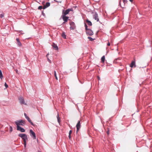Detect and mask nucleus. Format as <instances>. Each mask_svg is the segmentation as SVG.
<instances>
[{
    "instance_id": "f257e3e1",
    "label": "nucleus",
    "mask_w": 152,
    "mask_h": 152,
    "mask_svg": "<svg viewBox=\"0 0 152 152\" xmlns=\"http://www.w3.org/2000/svg\"><path fill=\"white\" fill-rule=\"evenodd\" d=\"M15 123L17 125V126H20L19 125L24 126L25 124V122L22 120H20L15 122Z\"/></svg>"
},
{
    "instance_id": "f03ea898",
    "label": "nucleus",
    "mask_w": 152,
    "mask_h": 152,
    "mask_svg": "<svg viewBox=\"0 0 152 152\" xmlns=\"http://www.w3.org/2000/svg\"><path fill=\"white\" fill-rule=\"evenodd\" d=\"M18 99L20 103L21 104H23L25 105H27L26 103L25 102L23 97L22 96H20L18 97Z\"/></svg>"
},
{
    "instance_id": "7ed1b4c3",
    "label": "nucleus",
    "mask_w": 152,
    "mask_h": 152,
    "mask_svg": "<svg viewBox=\"0 0 152 152\" xmlns=\"http://www.w3.org/2000/svg\"><path fill=\"white\" fill-rule=\"evenodd\" d=\"M18 136L23 140L24 142H25L28 139L27 135L24 134H18Z\"/></svg>"
},
{
    "instance_id": "20e7f679",
    "label": "nucleus",
    "mask_w": 152,
    "mask_h": 152,
    "mask_svg": "<svg viewBox=\"0 0 152 152\" xmlns=\"http://www.w3.org/2000/svg\"><path fill=\"white\" fill-rule=\"evenodd\" d=\"M30 136L34 139H36L35 134L32 129L30 130Z\"/></svg>"
},
{
    "instance_id": "39448f33",
    "label": "nucleus",
    "mask_w": 152,
    "mask_h": 152,
    "mask_svg": "<svg viewBox=\"0 0 152 152\" xmlns=\"http://www.w3.org/2000/svg\"><path fill=\"white\" fill-rule=\"evenodd\" d=\"M72 9H68L66 10L65 11L64 10H63L62 11V14H63V15H65L66 16V15L69 13L70 11H72Z\"/></svg>"
},
{
    "instance_id": "423d86ee",
    "label": "nucleus",
    "mask_w": 152,
    "mask_h": 152,
    "mask_svg": "<svg viewBox=\"0 0 152 152\" xmlns=\"http://www.w3.org/2000/svg\"><path fill=\"white\" fill-rule=\"evenodd\" d=\"M86 32L87 35H89L90 36L93 35L94 34L93 31L90 29L86 30Z\"/></svg>"
},
{
    "instance_id": "0eeeda50",
    "label": "nucleus",
    "mask_w": 152,
    "mask_h": 152,
    "mask_svg": "<svg viewBox=\"0 0 152 152\" xmlns=\"http://www.w3.org/2000/svg\"><path fill=\"white\" fill-rule=\"evenodd\" d=\"M70 30H73L75 28V23L73 22H71L70 23Z\"/></svg>"
},
{
    "instance_id": "6e6552de",
    "label": "nucleus",
    "mask_w": 152,
    "mask_h": 152,
    "mask_svg": "<svg viewBox=\"0 0 152 152\" xmlns=\"http://www.w3.org/2000/svg\"><path fill=\"white\" fill-rule=\"evenodd\" d=\"M80 121H78V122L76 125V127L77 128L76 133H77L80 128Z\"/></svg>"
},
{
    "instance_id": "1a4fd4ad",
    "label": "nucleus",
    "mask_w": 152,
    "mask_h": 152,
    "mask_svg": "<svg viewBox=\"0 0 152 152\" xmlns=\"http://www.w3.org/2000/svg\"><path fill=\"white\" fill-rule=\"evenodd\" d=\"M93 18L95 20L97 21L98 22L99 21V20L98 18V15L96 12H95L94 13V14L93 15Z\"/></svg>"
},
{
    "instance_id": "9d476101",
    "label": "nucleus",
    "mask_w": 152,
    "mask_h": 152,
    "mask_svg": "<svg viewBox=\"0 0 152 152\" xmlns=\"http://www.w3.org/2000/svg\"><path fill=\"white\" fill-rule=\"evenodd\" d=\"M62 18L64 21V22L62 23V24H64L65 22H66L67 21L68 19V17H66V16H65V15H62Z\"/></svg>"
},
{
    "instance_id": "9b49d317",
    "label": "nucleus",
    "mask_w": 152,
    "mask_h": 152,
    "mask_svg": "<svg viewBox=\"0 0 152 152\" xmlns=\"http://www.w3.org/2000/svg\"><path fill=\"white\" fill-rule=\"evenodd\" d=\"M130 66L131 68H133V67H136L135 59L134 61H132L130 64Z\"/></svg>"
},
{
    "instance_id": "f8f14e48",
    "label": "nucleus",
    "mask_w": 152,
    "mask_h": 152,
    "mask_svg": "<svg viewBox=\"0 0 152 152\" xmlns=\"http://www.w3.org/2000/svg\"><path fill=\"white\" fill-rule=\"evenodd\" d=\"M17 129L18 130L20 131L21 132H25V130L20 126L17 127Z\"/></svg>"
},
{
    "instance_id": "ddd939ff",
    "label": "nucleus",
    "mask_w": 152,
    "mask_h": 152,
    "mask_svg": "<svg viewBox=\"0 0 152 152\" xmlns=\"http://www.w3.org/2000/svg\"><path fill=\"white\" fill-rule=\"evenodd\" d=\"M16 41L17 42L19 46H22V44L20 42L19 38H16Z\"/></svg>"
},
{
    "instance_id": "4468645a",
    "label": "nucleus",
    "mask_w": 152,
    "mask_h": 152,
    "mask_svg": "<svg viewBox=\"0 0 152 152\" xmlns=\"http://www.w3.org/2000/svg\"><path fill=\"white\" fill-rule=\"evenodd\" d=\"M50 4L49 2H47L44 7L43 9H45L50 6Z\"/></svg>"
},
{
    "instance_id": "2eb2a0df",
    "label": "nucleus",
    "mask_w": 152,
    "mask_h": 152,
    "mask_svg": "<svg viewBox=\"0 0 152 152\" xmlns=\"http://www.w3.org/2000/svg\"><path fill=\"white\" fill-rule=\"evenodd\" d=\"M52 46L56 50H58V47L56 45L53 43V44L52 45Z\"/></svg>"
},
{
    "instance_id": "dca6fc26",
    "label": "nucleus",
    "mask_w": 152,
    "mask_h": 152,
    "mask_svg": "<svg viewBox=\"0 0 152 152\" xmlns=\"http://www.w3.org/2000/svg\"><path fill=\"white\" fill-rule=\"evenodd\" d=\"M24 115H25V118L28 120V121H30V119L29 118V117L27 116L26 114V113H24Z\"/></svg>"
},
{
    "instance_id": "f3484780",
    "label": "nucleus",
    "mask_w": 152,
    "mask_h": 152,
    "mask_svg": "<svg viewBox=\"0 0 152 152\" xmlns=\"http://www.w3.org/2000/svg\"><path fill=\"white\" fill-rule=\"evenodd\" d=\"M86 22L87 23L88 25L89 26H91L92 25V24L91 21H89V20H86Z\"/></svg>"
},
{
    "instance_id": "a211bd4d",
    "label": "nucleus",
    "mask_w": 152,
    "mask_h": 152,
    "mask_svg": "<svg viewBox=\"0 0 152 152\" xmlns=\"http://www.w3.org/2000/svg\"><path fill=\"white\" fill-rule=\"evenodd\" d=\"M105 59V56H103L101 58V60L102 61L103 63H104V62Z\"/></svg>"
},
{
    "instance_id": "6ab92c4d",
    "label": "nucleus",
    "mask_w": 152,
    "mask_h": 152,
    "mask_svg": "<svg viewBox=\"0 0 152 152\" xmlns=\"http://www.w3.org/2000/svg\"><path fill=\"white\" fill-rule=\"evenodd\" d=\"M57 120H58V123H60V118H59L58 114L57 115Z\"/></svg>"
},
{
    "instance_id": "aec40b11",
    "label": "nucleus",
    "mask_w": 152,
    "mask_h": 152,
    "mask_svg": "<svg viewBox=\"0 0 152 152\" xmlns=\"http://www.w3.org/2000/svg\"><path fill=\"white\" fill-rule=\"evenodd\" d=\"M62 37L65 39L66 38V35L64 32H63L62 34Z\"/></svg>"
},
{
    "instance_id": "412c9836",
    "label": "nucleus",
    "mask_w": 152,
    "mask_h": 152,
    "mask_svg": "<svg viewBox=\"0 0 152 152\" xmlns=\"http://www.w3.org/2000/svg\"><path fill=\"white\" fill-rule=\"evenodd\" d=\"M119 4L121 7H122V5H124L122 1V0H120V1L119 2Z\"/></svg>"
},
{
    "instance_id": "4be33fe9",
    "label": "nucleus",
    "mask_w": 152,
    "mask_h": 152,
    "mask_svg": "<svg viewBox=\"0 0 152 152\" xmlns=\"http://www.w3.org/2000/svg\"><path fill=\"white\" fill-rule=\"evenodd\" d=\"M3 77V76L1 70H0V78L1 79Z\"/></svg>"
},
{
    "instance_id": "5701e85b",
    "label": "nucleus",
    "mask_w": 152,
    "mask_h": 152,
    "mask_svg": "<svg viewBox=\"0 0 152 152\" xmlns=\"http://www.w3.org/2000/svg\"><path fill=\"white\" fill-rule=\"evenodd\" d=\"M4 13L3 12H2L1 14H0V18H2L4 17Z\"/></svg>"
},
{
    "instance_id": "b1692460",
    "label": "nucleus",
    "mask_w": 152,
    "mask_h": 152,
    "mask_svg": "<svg viewBox=\"0 0 152 152\" xmlns=\"http://www.w3.org/2000/svg\"><path fill=\"white\" fill-rule=\"evenodd\" d=\"M54 76L55 77L56 79V80H58V79L57 76H56V71H55L54 72Z\"/></svg>"
},
{
    "instance_id": "393cba45",
    "label": "nucleus",
    "mask_w": 152,
    "mask_h": 152,
    "mask_svg": "<svg viewBox=\"0 0 152 152\" xmlns=\"http://www.w3.org/2000/svg\"><path fill=\"white\" fill-rule=\"evenodd\" d=\"M122 1L124 5V4L127 3V0H122Z\"/></svg>"
},
{
    "instance_id": "a878e982",
    "label": "nucleus",
    "mask_w": 152,
    "mask_h": 152,
    "mask_svg": "<svg viewBox=\"0 0 152 152\" xmlns=\"http://www.w3.org/2000/svg\"><path fill=\"white\" fill-rule=\"evenodd\" d=\"M88 38L89 39L90 41H93L94 39L92 37H88Z\"/></svg>"
},
{
    "instance_id": "bb28decb",
    "label": "nucleus",
    "mask_w": 152,
    "mask_h": 152,
    "mask_svg": "<svg viewBox=\"0 0 152 152\" xmlns=\"http://www.w3.org/2000/svg\"><path fill=\"white\" fill-rule=\"evenodd\" d=\"M12 131V128L11 126H10L9 128V131L11 132Z\"/></svg>"
},
{
    "instance_id": "cd10ccee",
    "label": "nucleus",
    "mask_w": 152,
    "mask_h": 152,
    "mask_svg": "<svg viewBox=\"0 0 152 152\" xmlns=\"http://www.w3.org/2000/svg\"><path fill=\"white\" fill-rule=\"evenodd\" d=\"M85 29H86V31L88 29H89V28H87L88 26H87V25L85 23Z\"/></svg>"
},
{
    "instance_id": "c85d7f7f",
    "label": "nucleus",
    "mask_w": 152,
    "mask_h": 152,
    "mask_svg": "<svg viewBox=\"0 0 152 152\" xmlns=\"http://www.w3.org/2000/svg\"><path fill=\"white\" fill-rule=\"evenodd\" d=\"M29 123H30V124H31L33 126H34V124H33V123L31 121V120H30V121H28Z\"/></svg>"
},
{
    "instance_id": "c756f323",
    "label": "nucleus",
    "mask_w": 152,
    "mask_h": 152,
    "mask_svg": "<svg viewBox=\"0 0 152 152\" xmlns=\"http://www.w3.org/2000/svg\"><path fill=\"white\" fill-rule=\"evenodd\" d=\"M29 123H30V124H31L33 126H34V124H33V123L31 121V120H30V121H28Z\"/></svg>"
},
{
    "instance_id": "7c9ffc66",
    "label": "nucleus",
    "mask_w": 152,
    "mask_h": 152,
    "mask_svg": "<svg viewBox=\"0 0 152 152\" xmlns=\"http://www.w3.org/2000/svg\"><path fill=\"white\" fill-rule=\"evenodd\" d=\"M42 6H39L38 7V9L39 10H41L42 9Z\"/></svg>"
},
{
    "instance_id": "2f4dec72",
    "label": "nucleus",
    "mask_w": 152,
    "mask_h": 152,
    "mask_svg": "<svg viewBox=\"0 0 152 152\" xmlns=\"http://www.w3.org/2000/svg\"><path fill=\"white\" fill-rule=\"evenodd\" d=\"M4 86H5V87H6V88H7L8 87V86L6 83H5Z\"/></svg>"
},
{
    "instance_id": "473e14b6",
    "label": "nucleus",
    "mask_w": 152,
    "mask_h": 152,
    "mask_svg": "<svg viewBox=\"0 0 152 152\" xmlns=\"http://www.w3.org/2000/svg\"><path fill=\"white\" fill-rule=\"evenodd\" d=\"M47 59H48V61L50 63H51V60L49 58H47Z\"/></svg>"
},
{
    "instance_id": "72a5a7b5",
    "label": "nucleus",
    "mask_w": 152,
    "mask_h": 152,
    "mask_svg": "<svg viewBox=\"0 0 152 152\" xmlns=\"http://www.w3.org/2000/svg\"><path fill=\"white\" fill-rule=\"evenodd\" d=\"M72 133V131L71 130H70L69 131V135H71V134Z\"/></svg>"
},
{
    "instance_id": "f704fd0d",
    "label": "nucleus",
    "mask_w": 152,
    "mask_h": 152,
    "mask_svg": "<svg viewBox=\"0 0 152 152\" xmlns=\"http://www.w3.org/2000/svg\"><path fill=\"white\" fill-rule=\"evenodd\" d=\"M24 147H26V141H25V142H24Z\"/></svg>"
},
{
    "instance_id": "c9c22d12",
    "label": "nucleus",
    "mask_w": 152,
    "mask_h": 152,
    "mask_svg": "<svg viewBox=\"0 0 152 152\" xmlns=\"http://www.w3.org/2000/svg\"><path fill=\"white\" fill-rule=\"evenodd\" d=\"M97 78L98 79V80H100V77L99 76L97 77Z\"/></svg>"
},
{
    "instance_id": "e433bc0d",
    "label": "nucleus",
    "mask_w": 152,
    "mask_h": 152,
    "mask_svg": "<svg viewBox=\"0 0 152 152\" xmlns=\"http://www.w3.org/2000/svg\"><path fill=\"white\" fill-rule=\"evenodd\" d=\"M15 71H16V72L17 73H18V70H17V69H16L15 70Z\"/></svg>"
},
{
    "instance_id": "4c0bfd02",
    "label": "nucleus",
    "mask_w": 152,
    "mask_h": 152,
    "mask_svg": "<svg viewBox=\"0 0 152 152\" xmlns=\"http://www.w3.org/2000/svg\"><path fill=\"white\" fill-rule=\"evenodd\" d=\"M69 139H70V138H71V135H69Z\"/></svg>"
},
{
    "instance_id": "58836bf2",
    "label": "nucleus",
    "mask_w": 152,
    "mask_h": 152,
    "mask_svg": "<svg viewBox=\"0 0 152 152\" xmlns=\"http://www.w3.org/2000/svg\"><path fill=\"white\" fill-rule=\"evenodd\" d=\"M48 55H49V53H48V54L46 55V57H47V58H48Z\"/></svg>"
},
{
    "instance_id": "ea45409f",
    "label": "nucleus",
    "mask_w": 152,
    "mask_h": 152,
    "mask_svg": "<svg viewBox=\"0 0 152 152\" xmlns=\"http://www.w3.org/2000/svg\"><path fill=\"white\" fill-rule=\"evenodd\" d=\"M107 45L108 46H109L110 45V44L109 42L107 44Z\"/></svg>"
},
{
    "instance_id": "a19ab883",
    "label": "nucleus",
    "mask_w": 152,
    "mask_h": 152,
    "mask_svg": "<svg viewBox=\"0 0 152 152\" xmlns=\"http://www.w3.org/2000/svg\"><path fill=\"white\" fill-rule=\"evenodd\" d=\"M129 1L131 2H132L133 1V0H129Z\"/></svg>"
},
{
    "instance_id": "79ce46f5",
    "label": "nucleus",
    "mask_w": 152,
    "mask_h": 152,
    "mask_svg": "<svg viewBox=\"0 0 152 152\" xmlns=\"http://www.w3.org/2000/svg\"><path fill=\"white\" fill-rule=\"evenodd\" d=\"M107 134H109V132H107Z\"/></svg>"
},
{
    "instance_id": "37998d69",
    "label": "nucleus",
    "mask_w": 152,
    "mask_h": 152,
    "mask_svg": "<svg viewBox=\"0 0 152 152\" xmlns=\"http://www.w3.org/2000/svg\"><path fill=\"white\" fill-rule=\"evenodd\" d=\"M20 33H21V34H23V33H22V32H21Z\"/></svg>"
},
{
    "instance_id": "c03bdc74",
    "label": "nucleus",
    "mask_w": 152,
    "mask_h": 152,
    "mask_svg": "<svg viewBox=\"0 0 152 152\" xmlns=\"http://www.w3.org/2000/svg\"><path fill=\"white\" fill-rule=\"evenodd\" d=\"M117 60V59H115V60H114L115 61V60Z\"/></svg>"
},
{
    "instance_id": "a18cd8bd",
    "label": "nucleus",
    "mask_w": 152,
    "mask_h": 152,
    "mask_svg": "<svg viewBox=\"0 0 152 152\" xmlns=\"http://www.w3.org/2000/svg\"><path fill=\"white\" fill-rule=\"evenodd\" d=\"M39 152H41V151H39Z\"/></svg>"
}]
</instances>
